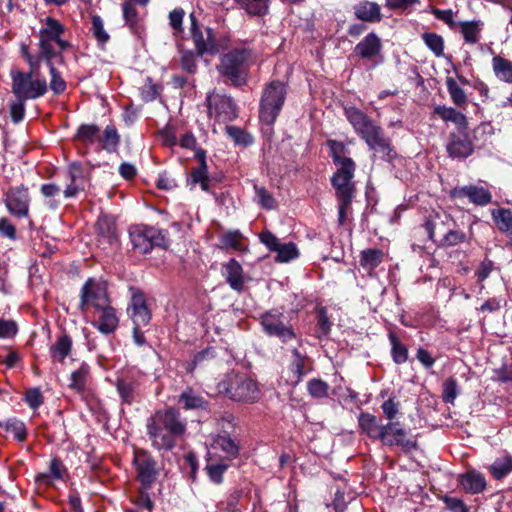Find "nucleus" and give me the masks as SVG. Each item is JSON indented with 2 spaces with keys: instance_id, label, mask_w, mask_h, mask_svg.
Instances as JSON below:
<instances>
[{
  "instance_id": "1",
  "label": "nucleus",
  "mask_w": 512,
  "mask_h": 512,
  "mask_svg": "<svg viewBox=\"0 0 512 512\" xmlns=\"http://www.w3.org/2000/svg\"><path fill=\"white\" fill-rule=\"evenodd\" d=\"M344 114L357 135L366 143L371 151L380 154L382 160L392 163L398 158V153L391 138L366 113L351 106L344 109Z\"/></svg>"
},
{
  "instance_id": "2",
  "label": "nucleus",
  "mask_w": 512,
  "mask_h": 512,
  "mask_svg": "<svg viewBox=\"0 0 512 512\" xmlns=\"http://www.w3.org/2000/svg\"><path fill=\"white\" fill-rule=\"evenodd\" d=\"M146 428L154 448L170 451L176 446L177 438L185 434L186 422L177 409L169 407L149 417Z\"/></svg>"
},
{
  "instance_id": "3",
  "label": "nucleus",
  "mask_w": 512,
  "mask_h": 512,
  "mask_svg": "<svg viewBox=\"0 0 512 512\" xmlns=\"http://www.w3.org/2000/svg\"><path fill=\"white\" fill-rule=\"evenodd\" d=\"M336 167L337 169L331 177V185L338 201V224L343 226L357 191L353 180L356 163L347 161V164L344 163V165Z\"/></svg>"
},
{
  "instance_id": "4",
  "label": "nucleus",
  "mask_w": 512,
  "mask_h": 512,
  "mask_svg": "<svg viewBox=\"0 0 512 512\" xmlns=\"http://www.w3.org/2000/svg\"><path fill=\"white\" fill-rule=\"evenodd\" d=\"M44 26L39 31L38 48L41 51V57L44 62H50L55 57L59 58V62L64 63L63 52L72 47V44L63 39L65 26L53 17H46L43 20Z\"/></svg>"
},
{
  "instance_id": "5",
  "label": "nucleus",
  "mask_w": 512,
  "mask_h": 512,
  "mask_svg": "<svg viewBox=\"0 0 512 512\" xmlns=\"http://www.w3.org/2000/svg\"><path fill=\"white\" fill-rule=\"evenodd\" d=\"M250 58L249 49L235 48L220 56L216 69L225 82L240 87L247 83Z\"/></svg>"
},
{
  "instance_id": "6",
  "label": "nucleus",
  "mask_w": 512,
  "mask_h": 512,
  "mask_svg": "<svg viewBox=\"0 0 512 512\" xmlns=\"http://www.w3.org/2000/svg\"><path fill=\"white\" fill-rule=\"evenodd\" d=\"M217 390L235 402L251 404L260 399L258 383L244 374H227L218 383Z\"/></svg>"
},
{
  "instance_id": "7",
  "label": "nucleus",
  "mask_w": 512,
  "mask_h": 512,
  "mask_svg": "<svg viewBox=\"0 0 512 512\" xmlns=\"http://www.w3.org/2000/svg\"><path fill=\"white\" fill-rule=\"evenodd\" d=\"M12 92L18 100L36 99L47 92V82L40 77V68L24 73L17 69L11 70Z\"/></svg>"
},
{
  "instance_id": "8",
  "label": "nucleus",
  "mask_w": 512,
  "mask_h": 512,
  "mask_svg": "<svg viewBox=\"0 0 512 512\" xmlns=\"http://www.w3.org/2000/svg\"><path fill=\"white\" fill-rule=\"evenodd\" d=\"M286 84L279 80H273L266 85L260 100V120L272 125L276 121L286 99Z\"/></svg>"
},
{
  "instance_id": "9",
  "label": "nucleus",
  "mask_w": 512,
  "mask_h": 512,
  "mask_svg": "<svg viewBox=\"0 0 512 512\" xmlns=\"http://www.w3.org/2000/svg\"><path fill=\"white\" fill-rule=\"evenodd\" d=\"M207 115L219 123H228L238 117V107L233 98L217 91L206 97Z\"/></svg>"
},
{
  "instance_id": "10",
  "label": "nucleus",
  "mask_w": 512,
  "mask_h": 512,
  "mask_svg": "<svg viewBox=\"0 0 512 512\" xmlns=\"http://www.w3.org/2000/svg\"><path fill=\"white\" fill-rule=\"evenodd\" d=\"M190 35L195 46L197 55L202 57L205 54L214 56L219 53L220 48L216 41L212 28L201 25L194 13L189 15Z\"/></svg>"
},
{
  "instance_id": "11",
  "label": "nucleus",
  "mask_w": 512,
  "mask_h": 512,
  "mask_svg": "<svg viewBox=\"0 0 512 512\" xmlns=\"http://www.w3.org/2000/svg\"><path fill=\"white\" fill-rule=\"evenodd\" d=\"M260 323L268 336L277 337L283 343H288L296 339L293 326L281 312L271 310L263 313L260 316Z\"/></svg>"
},
{
  "instance_id": "12",
  "label": "nucleus",
  "mask_w": 512,
  "mask_h": 512,
  "mask_svg": "<svg viewBox=\"0 0 512 512\" xmlns=\"http://www.w3.org/2000/svg\"><path fill=\"white\" fill-rule=\"evenodd\" d=\"M380 442L389 447H400L404 453L418 449L417 436L408 437V432L399 422H388L383 426Z\"/></svg>"
},
{
  "instance_id": "13",
  "label": "nucleus",
  "mask_w": 512,
  "mask_h": 512,
  "mask_svg": "<svg viewBox=\"0 0 512 512\" xmlns=\"http://www.w3.org/2000/svg\"><path fill=\"white\" fill-rule=\"evenodd\" d=\"M3 203L11 216L28 217L31 203L29 188L25 184L8 188L3 195Z\"/></svg>"
},
{
  "instance_id": "14",
  "label": "nucleus",
  "mask_w": 512,
  "mask_h": 512,
  "mask_svg": "<svg viewBox=\"0 0 512 512\" xmlns=\"http://www.w3.org/2000/svg\"><path fill=\"white\" fill-rule=\"evenodd\" d=\"M110 303L106 287L94 278H88L81 288L79 310L87 312L89 306L96 310Z\"/></svg>"
},
{
  "instance_id": "15",
  "label": "nucleus",
  "mask_w": 512,
  "mask_h": 512,
  "mask_svg": "<svg viewBox=\"0 0 512 512\" xmlns=\"http://www.w3.org/2000/svg\"><path fill=\"white\" fill-rule=\"evenodd\" d=\"M133 464L137 481L144 488H151L159 476L157 461L146 450H139L135 453Z\"/></svg>"
},
{
  "instance_id": "16",
  "label": "nucleus",
  "mask_w": 512,
  "mask_h": 512,
  "mask_svg": "<svg viewBox=\"0 0 512 512\" xmlns=\"http://www.w3.org/2000/svg\"><path fill=\"white\" fill-rule=\"evenodd\" d=\"M96 243L104 251H112L119 245L115 219L106 214L98 217L95 223Z\"/></svg>"
},
{
  "instance_id": "17",
  "label": "nucleus",
  "mask_w": 512,
  "mask_h": 512,
  "mask_svg": "<svg viewBox=\"0 0 512 512\" xmlns=\"http://www.w3.org/2000/svg\"><path fill=\"white\" fill-rule=\"evenodd\" d=\"M448 156L452 159H466L474 153V144L467 130L450 133L446 144Z\"/></svg>"
},
{
  "instance_id": "18",
  "label": "nucleus",
  "mask_w": 512,
  "mask_h": 512,
  "mask_svg": "<svg viewBox=\"0 0 512 512\" xmlns=\"http://www.w3.org/2000/svg\"><path fill=\"white\" fill-rule=\"evenodd\" d=\"M141 376L140 372H128L117 378L115 385L122 403L131 405L137 400Z\"/></svg>"
},
{
  "instance_id": "19",
  "label": "nucleus",
  "mask_w": 512,
  "mask_h": 512,
  "mask_svg": "<svg viewBox=\"0 0 512 512\" xmlns=\"http://www.w3.org/2000/svg\"><path fill=\"white\" fill-rule=\"evenodd\" d=\"M450 197L454 199L468 198L477 206H486L492 201V194L488 189L473 184L453 188L450 191Z\"/></svg>"
},
{
  "instance_id": "20",
  "label": "nucleus",
  "mask_w": 512,
  "mask_h": 512,
  "mask_svg": "<svg viewBox=\"0 0 512 512\" xmlns=\"http://www.w3.org/2000/svg\"><path fill=\"white\" fill-rule=\"evenodd\" d=\"M450 222H453V219L448 213L444 211H432L425 217L422 226L424 227L428 238L431 241L436 242V235H444L449 228Z\"/></svg>"
},
{
  "instance_id": "21",
  "label": "nucleus",
  "mask_w": 512,
  "mask_h": 512,
  "mask_svg": "<svg viewBox=\"0 0 512 512\" xmlns=\"http://www.w3.org/2000/svg\"><path fill=\"white\" fill-rule=\"evenodd\" d=\"M127 310L134 325L146 326L151 320V311L146 304L144 294L140 291L133 293Z\"/></svg>"
},
{
  "instance_id": "22",
  "label": "nucleus",
  "mask_w": 512,
  "mask_h": 512,
  "mask_svg": "<svg viewBox=\"0 0 512 512\" xmlns=\"http://www.w3.org/2000/svg\"><path fill=\"white\" fill-rule=\"evenodd\" d=\"M382 43L377 34H367L355 47L354 53L361 59L373 60L381 55Z\"/></svg>"
},
{
  "instance_id": "23",
  "label": "nucleus",
  "mask_w": 512,
  "mask_h": 512,
  "mask_svg": "<svg viewBox=\"0 0 512 512\" xmlns=\"http://www.w3.org/2000/svg\"><path fill=\"white\" fill-rule=\"evenodd\" d=\"M223 276L233 290L237 292L244 290V271L241 264L235 258H231L223 265Z\"/></svg>"
},
{
  "instance_id": "24",
  "label": "nucleus",
  "mask_w": 512,
  "mask_h": 512,
  "mask_svg": "<svg viewBox=\"0 0 512 512\" xmlns=\"http://www.w3.org/2000/svg\"><path fill=\"white\" fill-rule=\"evenodd\" d=\"M100 312L97 322L95 323L97 329L105 335L112 334L119 326V317L115 308L110 306V303L97 309Z\"/></svg>"
},
{
  "instance_id": "25",
  "label": "nucleus",
  "mask_w": 512,
  "mask_h": 512,
  "mask_svg": "<svg viewBox=\"0 0 512 512\" xmlns=\"http://www.w3.org/2000/svg\"><path fill=\"white\" fill-rule=\"evenodd\" d=\"M68 178L70 184L64 190V196L71 198L76 196L79 191L84 190V169L80 162H73L69 165Z\"/></svg>"
},
{
  "instance_id": "26",
  "label": "nucleus",
  "mask_w": 512,
  "mask_h": 512,
  "mask_svg": "<svg viewBox=\"0 0 512 512\" xmlns=\"http://www.w3.org/2000/svg\"><path fill=\"white\" fill-rule=\"evenodd\" d=\"M355 17L364 22H379L382 19L381 8L376 2L361 1L354 7Z\"/></svg>"
},
{
  "instance_id": "27",
  "label": "nucleus",
  "mask_w": 512,
  "mask_h": 512,
  "mask_svg": "<svg viewBox=\"0 0 512 512\" xmlns=\"http://www.w3.org/2000/svg\"><path fill=\"white\" fill-rule=\"evenodd\" d=\"M72 346L73 341L68 334L59 335L49 349L52 360L63 363L67 356L71 354Z\"/></svg>"
},
{
  "instance_id": "28",
  "label": "nucleus",
  "mask_w": 512,
  "mask_h": 512,
  "mask_svg": "<svg viewBox=\"0 0 512 512\" xmlns=\"http://www.w3.org/2000/svg\"><path fill=\"white\" fill-rule=\"evenodd\" d=\"M358 423L360 429L366 433L370 439L380 441L384 425L379 423L376 416L362 412L358 417Z\"/></svg>"
},
{
  "instance_id": "29",
  "label": "nucleus",
  "mask_w": 512,
  "mask_h": 512,
  "mask_svg": "<svg viewBox=\"0 0 512 512\" xmlns=\"http://www.w3.org/2000/svg\"><path fill=\"white\" fill-rule=\"evenodd\" d=\"M148 227L149 226L134 227L129 233L133 249L142 254L149 253L152 250Z\"/></svg>"
},
{
  "instance_id": "30",
  "label": "nucleus",
  "mask_w": 512,
  "mask_h": 512,
  "mask_svg": "<svg viewBox=\"0 0 512 512\" xmlns=\"http://www.w3.org/2000/svg\"><path fill=\"white\" fill-rule=\"evenodd\" d=\"M121 142V136L114 125L105 127L102 134L99 133V148L108 153H115L118 151Z\"/></svg>"
},
{
  "instance_id": "31",
  "label": "nucleus",
  "mask_w": 512,
  "mask_h": 512,
  "mask_svg": "<svg viewBox=\"0 0 512 512\" xmlns=\"http://www.w3.org/2000/svg\"><path fill=\"white\" fill-rule=\"evenodd\" d=\"M434 113L444 121H451L457 125L458 130H468L467 117L455 108L446 106H436Z\"/></svg>"
},
{
  "instance_id": "32",
  "label": "nucleus",
  "mask_w": 512,
  "mask_h": 512,
  "mask_svg": "<svg viewBox=\"0 0 512 512\" xmlns=\"http://www.w3.org/2000/svg\"><path fill=\"white\" fill-rule=\"evenodd\" d=\"M250 16L264 17L269 13L270 0H233Z\"/></svg>"
},
{
  "instance_id": "33",
  "label": "nucleus",
  "mask_w": 512,
  "mask_h": 512,
  "mask_svg": "<svg viewBox=\"0 0 512 512\" xmlns=\"http://www.w3.org/2000/svg\"><path fill=\"white\" fill-rule=\"evenodd\" d=\"M178 403L182 404L186 410L207 409L208 402L200 395L196 394L191 387H187L180 395Z\"/></svg>"
},
{
  "instance_id": "34",
  "label": "nucleus",
  "mask_w": 512,
  "mask_h": 512,
  "mask_svg": "<svg viewBox=\"0 0 512 512\" xmlns=\"http://www.w3.org/2000/svg\"><path fill=\"white\" fill-rule=\"evenodd\" d=\"M492 68L495 76L508 84H512V61L499 55L492 58Z\"/></svg>"
},
{
  "instance_id": "35",
  "label": "nucleus",
  "mask_w": 512,
  "mask_h": 512,
  "mask_svg": "<svg viewBox=\"0 0 512 512\" xmlns=\"http://www.w3.org/2000/svg\"><path fill=\"white\" fill-rule=\"evenodd\" d=\"M326 145L330 150L329 155L335 166L347 164V161L354 162L352 158L346 156L348 149L343 142L329 139L326 141Z\"/></svg>"
},
{
  "instance_id": "36",
  "label": "nucleus",
  "mask_w": 512,
  "mask_h": 512,
  "mask_svg": "<svg viewBox=\"0 0 512 512\" xmlns=\"http://www.w3.org/2000/svg\"><path fill=\"white\" fill-rule=\"evenodd\" d=\"M384 252L378 248H369L361 251L360 265L369 271H373L384 260Z\"/></svg>"
},
{
  "instance_id": "37",
  "label": "nucleus",
  "mask_w": 512,
  "mask_h": 512,
  "mask_svg": "<svg viewBox=\"0 0 512 512\" xmlns=\"http://www.w3.org/2000/svg\"><path fill=\"white\" fill-rule=\"evenodd\" d=\"M461 485L473 494L482 492L486 487V481L481 473L470 471L462 476Z\"/></svg>"
},
{
  "instance_id": "38",
  "label": "nucleus",
  "mask_w": 512,
  "mask_h": 512,
  "mask_svg": "<svg viewBox=\"0 0 512 512\" xmlns=\"http://www.w3.org/2000/svg\"><path fill=\"white\" fill-rule=\"evenodd\" d=\"M67 475V469L59 458H53L50 462L49 473H41L36 476V481L42 484H50V479H63Z\"/></svg>"
},
{
  "instance_id": "39",
  "label": "nucleus",
  "mask_w": 512,
  "mask_h": 512,
  "mask_svg": "<svg viewBox=\"0 0 512 512\" xmlns=\"http://www.w3.org/2000/svg\"><path fill=\"white\" fill-rule=\"evenodd\" d=\"M187 184L191 186V188L199 184L203 191L212 193L208 168H192L187 177Z\"/></svg>"
},
{
  "instance_id": "40",
  "label": "nucleus",
  "mask_w": 512,
  "mask_h": 512,
  "mask_svg": "<svg viewBox=\"0 0 512 512\" xmlns=\"http://www.w3.org/2000/svg\"><path fill=\"white\" fill-rule=\"evenodd\" d=\"M100 128L96 124H82L77 129L75 139L84 145L98 143Z\"/></svg>"
},
{
  "instance_id": "41",
  "label": "nucleus",
  "mask_w": 512,
  "mask_h": 512,
  "mask_svg": "<svg viewBox=\"0 0 512 512\" xmlns=\"http://www.w3.org/2000/svg\"><path fill=\"white\" fill-rule=\"evenodd\" d=\"M292 355H293V361L290 364V369L293 374L292 384L294 386H296L297 384H299L302 381L303 376L306 373L305 362L307 360V356L301 354L297 348H294L292 350Z\"/></svg>"
},
{
  "instance_id": "42",
  "label": "nucleus",
  "mask_w": 512,
  "mask_h": 512,
  "mask_svg": "<svg viewBox=\"0 0 512 512\" xmlns=\"http://www.w3.org/2000/svg\"><path fill=\"white\" fill-rule=\"evenodd\" d=\"M491 215L501 232L512 234V210L507 208L494 209Z\"/></svg>"
},
{
  "instance_id": "43",
  "label": "nucleus",
  "mask_w": 512,
  "mask_h": 512,
  "mask_svg": "<svg viewBox=\"0 0 512 512\" xmlns=\"http://www.w3.org/2000/svg\"><path fill=\"white\" fill-rule=\"evenodd\" d=\"M491 475L496 480H501L512 472V457L505 455L497 458L489 468Z\"/></svg>"
},
{
  "instance_id": "44",
  "label": "nucleus",
  "mask_w": 512,
  "mask_h": 512,
  "mask_svg": "<svg viewBox=\"0 0 512 512\" xmlns=\"http://www.w3.org/2000/svg\"><path fill=\"white\" fill-rule=\"evenodd\" d=\"M389 340L391 344V356L396 364H403L408 360V348L401 343L396 333H389Z\"/></svg>"
},
{
  "instance_id": "45",
  "label": "nucleus",
  "mask_w": 512,
  "mask_h": 512,
  "mask_svg": "<svg viewBox=\"0 0 512 512\" xmlns=\"http://www.w3.org/2000/svg\"><path fill=\"white\" fill-rule=\"evenodd\" d=\"M481 25L480 21H461L458 23L465 42L471 44L478 42Z\"/></svg>"
},
{
  "instance_id": "46",
  "label": "nucleus",
  "mask_w": 512,
  "mask_h": 512,
  "mask_svg": "<svg viewBox=\"0 0 512 512\" xmlns=\"http://www.w3.org/2000/svg\"><path fill=\"white\" fill-rule=\"evenodd\" d=\"M446 87L453 103L458 107H465L467 104V96L456 80L452 77H447Z\"/></svg>"
},
{
  "instance_id": "47",
  "label": "nucleus",
  "mask_w": 512,
  "mask_h": 512,
  "mask_svg": "<svg viewBox=\"0 0 512 512\" xmlns=\"http://www.w3.org/2000/svg\"><path fill=\"white\" fill-rule=\"evenodd\" d=\"M0 427L4 428L7 433H11L19 442H24L27 438V429L20 420L8 419L5 422H0Z\"/></svg>"
},
{
  "instance_id": "48",
  "label": "nucleus",
  "mask_w": 512,
  "mask_h": 512,
  "mask_svg": "<svg viewBox=\"0 0 512 512\" xmlns=\"http://www.w3.org/2000/svg\"><path fill=\"white\" fill-rule=\"evenodd\" d=\"M422 39L426 46L437 56L444 55V40L442 36L434 32H425L422 34Z\"/></svg>"
},
{
  "instance_id": "49",
  "label": "nucleus",
  "mask_w": 512,
  "mask_h": 512,
  "mask_svg": "<svg viewBox=\"0 0 512 512\" xmlns=\"http://www.w3.org/2000/svg\"><path fill=\"white\" fill-rule=\"evenodd\" d=\"M45 63L48 66L51 75L50 89L56 95L62 94L67 87L65 80L62 78L60 72L55 67L53 60H50V62Z\"/></svg>"
},
{
  "instance_id": "50",
  "label": "nucleus",
  "mask_w": 512,
  "mask_h": 512,
  "mask_svg": "<svg viewBox=\"0 0 512 512\" xmlns=\"http://www.w3.org/2000/svg\"><path fill=\"white\" fill-rule=\"evenodd\" d=\"M88 375L89 366L86 363H82L76 371L72 372L70 387L78 392H82L85 389Z\"/></svg>"
},
{
  "instance_id": "51",
  "label": "nucleus",
  "mask_w": 512,
  "mask_h": 512,
  "mask_svg": "<svg viewBox=\"0 0 512 512\" xmlns=\"http://www.w3.org/2000/svg\"><path fill=\"white\" fill-rule=\"evenodd\" d=\"M307 391L309 395L315 399L328 397L329 385L318 378H313L307 383Z\"/></svg>"
},
{
  "instance_id": "52",
  "label": "nucleus",
  "mask_w": 512,
  "mask_h": 512,
  "mask_svg": "<svg viewBox=\"0 0 512 512\" xmlns=\"http://www.w3.org/2000/svg\"><path fill=\"white\" fill-rule=\"evenodd\" d=\"M91 32L100 46H104L110 39L109 34L104 29L103 20L99 15L92 16Z\"/></svg>"
},
{
  "instance_id": "53",
  "label": "nucleus",
  "mask_w": 512,
  "mask_h": 512,
  "mask_svg": "<svg viewBox=\"0 0 512 512\" xmlns=\"http://www.w3.org/2000/svg\"><path fill=\"white\" fill-rule=\"evenodd\" d=\"M215 358H216L215 348L207 347V348L203 349L202 351L198 352L197 354H195L193 360L191 361V363L188 364L186 370H187V372L192 373L198 365L203 364L204 362H210Z\"/></svg>"
},
{
  "instance_id": "54",
  "label": "nucleus",
  "mask_w": 512,
  "mask_h": 512,
  "mask_svg": "<svg viewBox=\"0 0 512 512\" xmlns=\"http://www.w3.org/2000/svg\"><path fill=\"white\" fill-rule=\"evenodd\" d=\"M466 241L467 236L464 232L448 228L439 245L444 247H453Z\"/></svg>"
},
{
  "instance_id": "55",
  "label": "nucleus",
  "mask_w": 512,
  "mask_h": 512,
  "mask_svg": "<svg viewBox=\"0 0 512 512\" xmlns=\"http://www.w3.org/2000/svg\"><path fill=\"white\" fill-rule=\"evenodd\" d=\"M277 256L276 261L278 262H288L298 256V249L293 242H289L286 244H280L278 249L276 250Z\"/></svg>"
},
{
  "instance_id": "56",
  "label": "nucleus",
  "mask_w": 512,
  "mask_h": 512,
  "mask_svg": "<svg viewBox=\"0 0 512 512\" xmlns=\"http://www.w3.org/2000/svg\"><path fill=\"white\" fill-rule=\"evenodd\" d=\"M457 380L453 377L448 378L443 383L442 400L444 403L453 404L458 394Z\"/></svg>"
},
{
  "instance_id": "57",
  "label": "nucleus",
  "mask_w": 512,
  "mask_h": 512,
  "mask_svg": "<svg viewBox=\"0 0 512 512\" xmlns=\"http://www.w3.org/2000/svg\"><path fill=\"white\" fill-rule=\"evenodd\" d=\"M221 243L225 248L241 251L243 247L242 235L238 231L227 232L221 237Z\"/></svg>"
},
{
  "instance_id": "58",
  "label": "nucleus",
  "mask_w": 512,
  "mask_h": 512,
  "mask_svg": "<svg viewBox=\"0 0 512 512\" xmlns=\"http://www.w3.org/2000/svg\"><path fill=\"white\" fill-rule=\"evenodd\" d=\"M226 132L236 144L247 146L252 143V137L250 134L240 127L226 126Z\"/></svg>"
},
{
  "instance_id": "59",
  "label": "nucleus",
  "mask_w": 512,
  "mask_h": 512,
  "mask_svg": "<svg viewBox=\"0 0 512 512\" xmlns=\"http://www.w3.org/2000/svg\"><path fill=\"white\" fill-rule=\"evenodd\" d=\"M148 232L150 233V242L152 244V248L154 246H158L165 250L168 249L169 240L167 238V231H163V230L149 226Z\"/></svg>"
},
{
  "instance_id": "60",
  "label": "nucleus",
  "mask_w": 512,
  "mask_h": 512,
  "mask_svg": "<svg viewBox=\"0 0 512 512\" xmlns=\"http://www.w3.org/2000/svg\"><path fill=\"white\" fill-rule=\"evenodd\" d=\"M150 488H144L141 486L138 488L137 495L132 498V502L140 508H145L148 511H152L154 503L148 493Z\"/></svg>"
},
{
  "instance_id": "61",
  "label": "nucleus",
  "mask_w": 512,
  "mask_h": 512,
  "mask_svg": "<svg viewBox=\"0 0 512 512\" xmlns=\"http://www.w3.org/2000/svg\"><path fill=\"white\" fill-rule=\"evenodd\" d=\"M199 57L197 52L187 50L183 51L181 54V67L184 71L189 74H194L197 70L196 58Z\"/></svg>"
},
{
  "instance_id": "62",
  "label": "nucleus",
  "mask_w": 512,
  "mask_h": 512,
  "mask_svg": "<svg viewBox=\"0 0 512 512\" xmlns=\"http://www.w3.org/2000/svg\"><path fill=\"white\" fill-rule=\"evenodd\" d=\"M217 444L229 458H235L239 454V446L230 436H219Z\"/></svg>"
},
{
  "instance_id": "63",
  "label": "nucleus",
  "mask_w": 512,
  "mask_h": 512,
  "mask_svg": "<svg viewBox=\"0 0 512 512\" xmlns=\"http://www.w3.org/2000/svg\"><path fill=\"white\" fill-rule=\"evenodd\" d=\"M123 17L126 24L134 30L138 23V12L131 2H124L122 4Z\"/></svg>"
},
{
  "instance_id": "64",
  "label": "nucleus",
  "mask_w": 512,
  "mask_h": 512,
  "mask_svg": "<svg viewBox=\"0 0 512 512\" xmlns=\"http://www.w3.org/2000/svg\"><path fill=\"white\" fill-rule=\"evenodd\" d=\"M258 202L262 207L266 209H274L276 207V201L272 194L264 187L254 186Z\"/></svg>"
}]
</instances>
